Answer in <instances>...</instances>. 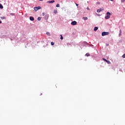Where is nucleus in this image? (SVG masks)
I'll return each instance as SVG.
<instances>
[{"instance_id": "nucleus-20", "label": "nucleus", "mask_w": 125, "mask_h": 125, "mask_svg": "<svg viewBox=\"0 0 125 125\" xmlns=\"http://www.w3.org/2000/svg\"><path fill=\"white\" fill-rule=\"evenodd\" d=\"M60 7V5L59 4H57L56 7Z\"/></svg>"}, {"instance_id": "nucleus-4", "label": "nucleus", "mask_w": 125, "mask_h": 125, "mask_svg": "<svg viewBox=\"0 0 125 125\" xmlns=\"http://www.w3.org/2000/svg\"><path fill=\"white\" fill-rule=\"evenodd\" d=\"M39 7H34V10L35 11H38V10H39V9H41V7L39 6Z\"/></svg>"}, {"instance_id": "nucleus-30", "label": "nucleus", "mask_w": 125, "mask_h": 125, "mask_svg": "<svg viewBox=\"0 0 125 125\" xmlns=\"http://www.w3.org/2000/svg\"><path fill=\"white\" fill-rule=\"evenodd\" d=\"M42 16H44V13H42Z\"/></svg>"}, {"instance_id": "nucleus-29", "label": "nucleus", "mask_w": 125, "mask_h": 125, "mask_svg": "<svg viewBox=\"0 0 125 125\" xmlns=\"http://www.w3.org/2000/svg\"><path fill=\"white\" fill-rule=\"evenodd\" d=\"M76 5V6H78L79 5V4H78L77 3H75Z\"/></svg>"}, {"instance_id": "nucleus-24", "label": "nucleus", "mask_w": 125, "mask_h": 125, "mask_svg": "<svg viewBox=\"0 0 125 125\" xmlns=\"http://www.w3.org/2000/svg\"><path fill=\"white\" fill-rule=\"evenodd\" d=\"M125 0H121V2L123 3V2H125Z\"/></svg>"}, {"instance_id": "nucleus-6", "label": "nucleus", "mask_w": 125, "mask_h": 125, "mask_svg": "<svg viewBox=\"0 0 125 125\" xmlns=\"http://www.w3.org/2000/svg\"><path fill=\"white\" fill-rule=\"evenodd\" d=\"M48 17H49V16L48 15H46L44 17L45 20H47L48 19Z\"/></svg>"}, {"instance_id": "nucleus-25", "label": "nucleus", "mask_w": 125, "mask_h": 125, "mask_svg": "<svg viewBox=\"0 0 125 125\" xmlns=\"http://www.w3.org/2000/svg\"><path fill=\"white\" fill-rule=\"evenodd\" d=\"M87 10H90V9H89V8L88 7H87Z\"/></svg>"}, {"instance_id": "nucleus-34", "label": "nucleus", "mask_w": 125, "mask_h": 125, "mask_svg": "<svg viewBox=\"0 0 125 125\" xmlns=\"http://www.w3.org/2000/svg\"><path fill=\"white\" fill-rule=\"evenodd\" d=\"M38 7V8H40V7Z\"/></svg>"}, {"instance_id": "nucleus-3", "label": "nucleus", "mask_w": 125, "mask_h": 125, "mask_svg": "<svg viewBox=\"0 0 125 125\" xmlns=\"http://www.w3.org/2000/svg\"><path fill=\"white\" fill-rule=\"evenodd\" d=\"M104 10V9L100 8V9L97 10V12H98V13H99L100 12H101V11H103Z\"/></svg>"}, {"instance_id": "nucleus-17", "label": "nucleus", "mask_w": 125, "mask_h": 125, "mask_svg": "<svg viewBox=\"0 0 125 125\" xmlns=\"http://www.w3.org/2000/svg\"><path fill=\"white\" fill-rule=\"evenodd\" d=\"M103 60H104V61H105V62L108 61V60H107L106 59H104V58H103Z\"/></svg>"}, {"instance_id": "nucleus-11", "label": "nucleus", "mask_w": 125, "mask_h": 125, "mask_svg": "<svg viewBox=\"0 0 125 125\" xmlns=\"http://www.w3.org/2000/svg\"><path fill=\"white\" fill-rule=\"evenodd\" d=\"M0 8L2 9L3 8V6L0 3Z\"/></svg>"}, {"instance_id": "nucleus-12", "label": "nucleus", "mask_w": 125, "mask_h": 125, "mask_svg": "<svg viewBox=\"0 0 125 125\" xmlns=\"http://www.w3.org/2000/svg\"><path fill=\"white\" fill-rule=\"evenodd\" d=\"M85 56H87V57H88V56H90V54L88 53H87L86 54H85Z\"/></svg>"}, {"instance_id": "nucleus-22", "label": "nucleus", "mask_w": 125, "mask_h": 125, "mask_svg": "<svg viewBox=\"0 0 125 125\" xmlns=\"http://www.w3.org/2000/svg\"><path fill=\"white\" fill-rule=\"evenodd\" d=\"M51 45H54V43L53 42H51Z\"/></svg>"}, {"instance_id": "nucleus-19", "label": "nucleus", "mask_w": 125, "mask_h": 125, "mask_svg": "<svg viewBox=\"0 0 125 125\" xmlns=\"http://www.w3.org/2000/svg\"><path fill=\"white\" fill-rule=\"evenodd\" d=\"M41 19H42V18H41V17H38V21H41Z\"/></svg>"}, {"instance_id": "nucleus-16", "label": "nucleus", "mask_w": 125, "mask_h": 125, "mask_svg": "<svg viewBox=\"0 0 125 125\" xmlns=\"http://www.w3.org/2000/svg\"><path fill=\"white\" fill-rule=\"evenodd\" d=\"M10 15H11V16H14V15H15V14H14L13 13H10Z\"/></svg>"}, {"instance_id": "nucleus-32", "label": "nucleus", "mask_w": 125, "mask_h": 125, "mask_svg": "<svg viewBox=\"0 0 125 125\" xmlns=\"http://www.w3.org/2000/svg\"><path fill=\"white\" fill-rule=\"evenodd\" d=\"M0 24H1V21H0Z\"/></svg>"}, {"instance_id": "nucleus-13", "label": "nucleus", "mask_w": 125, "mask_h": 125, "mask_svg": "<svg viewBox=\"0 0 125 125\" xmlns=\"http://www.w3.org/2000/svg\"><path fill=\"white\" fill-rule=\"evenodd\" d=\"M54 13L55 14H57V10H54Z\"/></svg>"}, {"instance_id": "nucleus-15", "label": "nucleus", "mask_w": 125, "mask_h": 125, "mask_svg": "<svg viewBox=\"0 0 125 125\" xmlns=\"http://www.w3.org/2000/svg\"><path fill=\"white\" fill-rule=\"evenodd\" d=\"M46 35H47V36H51L50 33H49V32H46Z\"/></svg>"}, {"instance_id": "nucleus-1", "label": "nucleus", "mask_w": 125, "mask_h": 125, "mask_svg": "<svg viewBox=\"0 0 125 125\" xmlns=\"http://www.w3.org/2000/svg\"><path fill=\"white\" fill-rule=\"evenodd\" d=\"M111 17V13L109 12H107L106 13V16L105 17V19H109V18Z\"/></svg>"}, {"instance_id": "nucleus-8", "label": "nucleus", "mask_w": 125, "mask_h": 125, "mask_svg": "<svg viewBox=\"0 0 125 125\" xmlns=\"http://www.w3.org/2000/svg\"><path fill=\"white\" fill-rule=\"evenodd\" d=\"M55 1L54 0H52L51 1H48V3H53V2H55Z\"/></svg>"}, {"instance_id": "nucleus-28", "label": "nucleus", "mask_w": 125, "mask_h": 125, "mask_svg": "<svg viewBox=\"0 0 125 125\" xmlns=\"http://www.w3.org/2000/svg\"><path fill=\"white\" fill-rule=\"evenodd\" d=\"M98 16H100V15L99 14H96Z\"/></svg>"}, {"instance_id": "nucleus-10", "label": "nucleus", "mask_w": 125, "mask_h": 125, "mask_svg": "<svg viewBox=\"0 0 125 125\" xmlns=\"http://www.w3.org/2000/svg\"><path fill=\"white\" fill-rule=\"evenodd\" d=\"M83 20H87V19H88V18H87V17H83Z\"/></svg>"}, {"instance_id": "nucleus-5", "label": "nucleus", "mask_w": 125, "mask_h": 125, "mask_svg": "<svg viewBox=\"0 0 125 125\" xmlns=\"http://www.w3.org/2000/svg\"><path fill=\"white\" fill-rule=\"evenodd\" d=\"M71 25H77V21H73L71 22Z\"/></svg>"}, {"instance_id": "nucleus-9", "label": "nucleus", "mask_w": 125, "mask_h": 125, "mask_svg": "<svg viewBox=\"0 0 125 125\" xmlns=\"http://www.w3.org/2000/svg\"><path fill=\"white\" fill-rule=\"evenodd\" d=\"M98 30V27H95L94 30L95 32H96Z\"/></svg>"}, {"instance_id": "nucleus-21", "label": "nucleus", "mask_w": 125, "mask_h": 125, "mask_svg": "<svg viewBox=\"0 0 125 125\" xmlns=\"http://www.w3.org/2000/svg\"><path fill=\"white\" fill-rule=\"evenodd\" d=\"M61 40H63V36H62V35H61Z\"/></svg>"}, {"instance_id": "nucleus-27", "label": "nucleus", "mask_w": 125, "mask_h": 125, "mask_svg": "<svg viewBox=\"0 0 125 125\" xmlns=\"http://www.w3.org/2000/svg\"><path fill=\"white\" fill-rule=\"evenodd\" d=\"M120 33L122 34V30H121V29L120 30Z\"/></svg>"}, {"instance_id": "nucleus-33", "label": "nucleus", "mask_w": 125, "mask_h": 125, "mask_svg": "<svg viewBox=\"0 0 125 125\" xmlns=\"http://www.w3.org/2000/svg\"><path fill=\"white\" fill-rule=\"evenodd\" d=\"M85 44H86V42H84Z\"/></svg>"}, {"instance_id": "nucleus-23", "label": "nucleus", "mask_w": 125, "mask_h": 125, "mask_svg": "<svg viewBox=\"0 0 125 125\" xmlns=\"http://www.w3.org/2000/svg\"><path fill=\"white\" fill-rule=\"evenodd\" d=\"M123 58H125V54L122 56Z\"/></svg>"}, {"instance_id": "nucleus-2", "label": "nucleus", "mask_w": 125, "mask_h": 125, "mask_svg": "<svg viewBox=\"0 0 125 125\" xmlns=\"http://www.w3.org/2000/svg\"><path fill=\"white\" fill-rule=\"evenodd\" d=\"M109 35V32H103L102 33V36L103 37H104V36H108Z\"/></svg>"}, {"instance_id": "nucleus-14", "label": "nucleus", "mask_w": 125, "mask_h": 125, "mask_svg": "<svg viewBox=\"0 0 125 125\" xmlns=\"http://www.w3.org/2000/svg\"><path fill=\"white\" fill-rule=\"evenodd\" d=\"M0 18H1V20H3L5 19V17H1Z\"/></svg>"}, {"instance_id": "nucleus-18", "label": "nucleus", "mask_w": 125, "mask_h": 125, "mask_svg": "<svg viewBox=\"0 0 125 125\" xmlns=\"http://www.w3.org/2000/svg\"><path fill=\"white\" fill-rule=\"evenodd\" d=\"M106 62V63H107V64H111V62H110V61H107Z\"/></svg>"}, {"instance_id": "nucleus-31", "label": "nucleus", "mask_w": 125, "mask_h": 125, "mask_svg": "<svg viewBox=\"0 0 125 125\" xmlns=\"http://www.w3.org/2000/svg\"><path fill=\"white\" fill-rule=\"evenodd\" d=\"M40 0V1H42V0Z\"/></svg>"}, {"instance_id": "nucleus-7", "label": "nucleus", "mask_w": 125, "mask_h": 125, "mask_svg": "<svg viewBox=\"0 0 125 125\" xmlns=\"http://www.w3.org/2000/svg\"><path fill=\"white\" fill-rule=\"evenodd\" d=\"M29 19L30 21H34L35 20V19L33 17H30Z\"/></svg>"}, {"instance_id": "nucleus-26", "label": "nucleus", "mask_w": 125, "mask_h": 125, "mask_svg": "<svg viewBox=\"0 0 125 125\" xmlns=\"http://www.w3.org/2000/svg\"><path fill=\"white\" fill-rule=\"evenodd\" d=\"M119 37H121V36H122V33H119Z\"/></svg>"}]
</instances>
